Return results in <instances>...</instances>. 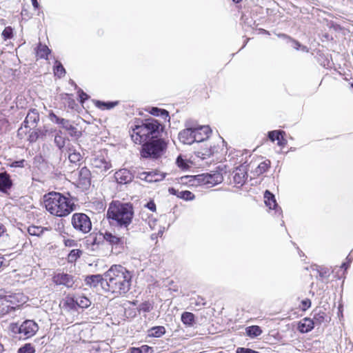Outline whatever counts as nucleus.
<instances>
[{
    "instance_id": "obj_1",
    "label": "nucleus",
    "mask_w": 353,
    "mask_h": 353,
    "mask_svg": "<svg viewBox=\"0 0 353 353\" xmlns=\"http://www.w3.org/2000/svg\"><path fill=\"white\" fill-rule=\"evenodd\" d=\"M131 283L130 272L121 265H112L105 273V290L112 294L121 295L127 293L130 289Z\"/></svg>"
},
{
    "instance_id": "obj_2",
    "label": "nucleus",
    "mask_w": 353,
    "mask_h": 353,
    "mask_svg": "<svg viewBox=\"0 0 353 353\" xmlns=\"http://www.w3.org/2000/svg\"><path fill=\"white\" fill-rule=\"evenodd\" d=\"M43 202L48 212L59 217L68 216L76 208V205L72 199L56 192L46 194L43 197Z\"/></svg>"
},
{
    "instance_id": "obj_3",
    "label": "nucleus",
    "mask_w": 353,
    "mask_h": 353,
    "mask_svg": "<svg viewBox=\"0 0 353 353\" xmlns=\"http://www.w3.org/2000/svg\"><path fill=\"white\" fill-rule=\"evenodd\" d=\"M133 208L130 203H123L119 201L110 203L107 217L112 225L127 228L133 218Z\"/></svg>"
},
{
    "instance_id": "obj_4",
    "label": "nucleus",
    "mask_w": 353,
    "mask_h": 353,
    "mask_svg": "<svg viewBox=\"0 0 353 353\" xmlns=\"http://www.w3.org/2000/svg\"><path fill=\"white\" fill-rule=\"evenodd\" d=\"M167 148V143L163 139H157L145 143L142 145L141 156L143 158L159 159Z\"/></svg>"
},
{
    "instance_id": "obj_5",
    "label": "nucleus",
    "mask_w": 353,
    "mask_h": 353,
    "mask_svg": "<svg viewBox=\"0 0 353 353\" xmlns=\"http://www.w3.org/2000/svg\"><path fill=\"white\" fill-rule=\"evenodd\" d=\"M138 126L140 130L139 132L142 133V136L146 137V141L148 142L150 139L157 138L161 125L157 120L150 119L145 120Z\"/></svg>"
},
{
    "instance_id": "obj_6",
    "label": "nucleus",
    "mask_w": 353,
    "mask_h": 353,
    "mask_svg": "<svg viewBox=\"0 0 353 353\" xmlns=\"http://www.w3.org/2000/svg\"><path fill=\"white\" fill-rule=\"evenodd\" d=\"M74 229L82 234L88 233L92 229L90 219L84 213H74L71 219Z\"/></svg>"
},
{
    "instance_id": "obj_7",
    "label": "nucleus",
    "mask_w": 353,
    "mask_h": 353,
    "mask_svg": "<svg viewBox=\"0 0 353 353\" xmlns=\"http://www.w3.org/2000/svg\"><path fill=\"white\" fill-rule=\"evenodd\" d=\"M23 298L20 294L14 295H8L0 298V316L8 313L10 311L15 310L19 306V297Z\"/></svg>"
},
{
    "instance_id": "obj_8",
    "label": "nucleus",
    "mask_w": 353,
    "mask_h": 353,
    "mask_svg": "<svg viewBox=\"0 0 353 353\" xmlns=\"http://www.w3.org/2000/svg\"><path fill=\"white\" fill-rule=\"evenodd\" d=\"M223 178H191L185 183L190 187H201L203 189H208L219 184L222 182Z\"/></svg>"
},
{
    "instance_id": "obj_9",
    "label": "nucleus",
    "mask_w": 353,
    "mask_h": 353,
    "mask_svg": "<svg viewBox=\"0 0 353 353\" xmlns=\"http://www.w3.org/2000/svg\"><path fill=\"white\" fill-rule=\"evenodd\" d=\"M38 325L32 320H26L21 324L19 339H27L34 336L38 331Z\"/></svg>"
},
{
    "instance_id": "obj_10",
    "label": "nucleus",
    "mask_w": 353,
    "mask_h": 353,
    "mask_svg": "<svg viewBox=\"0 0 353 353\" xmlns=\"http://www.w3.org/2000/svg\"><path fill=\"white\" fill-rule=\"evenodd\" d=\"M185 129L179 132V139L183 143L190 145L195 142L194 125L188 122L185 123Z\"/></svg>"
},
{
    "instance_id": "obj_11",
    "label": "nucleus",
    "mask_w": 353,
    "mask_h": 353,
    "mask_svg": "<svg viewBox=\"0 0 353 353\" xmlns=\"http://www.w3.org/2000/svg\"><path fill=\"white\" fill-rule=\"evenodd\" d=\"M52 281L57 285H64L68 288H72L74 283L72 275L66 273H57L52 277Z\"/></svg>"
},
{
    "instance_id": "obj_12",
    "label": "nucleus",
    "mask_w": 353,
    "mask_h": 353,
    "mask_svg": "<svg viewBox=\"0 0 353 353\" xmlns=\"http://www.w3.org/2000/svg\"><path fill=\"white\" fill-rule=\"evenodd\" d=\"M264 202L265 205L270 209L274 211V214L277 216L282 215V210L278 206L274 195L269 190H266L264 193Z\"/></svg>"
},
{
    "instance_id": "obj_13",
    "label": "nucleus",
    "mask_w": 353,
    "mask_h": 353,
    "mask_svg": "<svg viewBox=\"0 0 353 353\" xmlns=\"http://www.w3.org/2000/svg\"><path fill=\"white\" fill-rule=\"evenodd\" d=\"M194 137H195V142H201L205 141L208 138L209 134L210 133L209 127L206 125H194Z\"/></svg>"
},
{
    "instance_id": "obj_14",
    "label": "nucleus",
    "mask_w": 353,
    "mask_h": 353,
    "mask_svg": "<svg viewBox=\"0 0 353 353\" xmlns=\"http://www.w3.org/2000/svg\"><path fill=\"white\" fill-rule=\"evenodd\" d=\"M39 119V115L38 112L36 110H30L23 122V125L25 128H29L30 129H32L36 127L37 123Z\"/></svg>"
},
{
    "instance_id": "obj_15",
    "label": "nucleus",
    "mask_w": 353,
    "mask_h": 353,
    "mask_svg": "<svg viewBox=\"0 0 353 353\" xmlns=\"http://www.w3.org/2000/svg\"><path fill=\"white\" fill-rule=\"evenodd\" d=\"M213 174L205 173L196 175H185L184 176H223L228 174L227 165L223 163L219 164Z\"/></svg>"
},
{
    "instance_id": "obj_16",
    "label": "nucleus",
    "mask_w": 353,
    "mask_h": 353,
    "mask_svg": "<svg viewBox=\"0 0 353 353\" xmlns=\"http://www.w3.org/2000/svg\"><path fill=\"white\" fill-rule=\"evenodd\" d=\"M105 281V274L102 276L100 274H95L87 276L85 282L88 285L91 287H97L99 285L105 290V285L103 282Z\"/></svg>"
},
{
    "instance_id": "obj_17",
    "label": "nucleus",
    "mask_w": 353,
    "mask_h": 353,
    "mask_svg": "<svg viewBox=\"0 0 353 353\" xmlns=\"http://www.w3.org/2000/svg\"><path fill=\"white\" fill-rule=\"evenodd\" d=\"M168 192L170 194L175 195L178 198L182 199L185 201H192L194 199V195L190 191H179L174 188H169Z\"/></svg>"
},
{
    "instance_id": "obj_18",
    "label": "nucleus",
    "mask_w": 353,
    "mask_h": 353,
    "mask_svg": "<svg viewBox=\"0 0 353 353\" xmlns=\"http://www.w3.org/2000/svg\"><path fill=\"white\" fill-rule=\"evenodd\" d=\"M139 128L138 125H136L134 128H132V132H130L131 139L134 143L137 144H142L143 145L146 143V137L144 135L142 136V133L139 132Z\"/></svg>"
},
{
    "instance_id": "obj_19",
    "label": "nucleus",
    "mask_w": 353,
    "mask_h": 353,
    "mask_svg": "<svg viewBox=\"0 0 353 353\" xmlns=\"http://www.w3.org/2000/svg\"><path fill=\"white\" fill-rule=\"evenodd\" d=\"M283 131L274 130L268 133V137L272 141H278L277 144L281 147L285 145L287 141L283 138Z\"/></svg>"
},
{
    "instance_id": "obj_20",
    "label": "nucleus",
    "mask_w": 353,
    "mask_h": 353,
    "mask_svg": "<svg viewBox=\"0 0 353 353\" xmlns=\"http://www.w3.org/2000/svg\"><path fill=\"white\" fill-rule=\"evenodd\" d=\"M314 327V322L309 318H304L299 321L298 325V330L301 333H307L311 331Z\"/></svg>"
},
{
    "instance_id": "obj_21",
    "label": "nucleus",
    "mask_w": 353,
    "mask_h": 353,
    "mask_svg": "<svg viewBox=\"0 0 353 353\" xmlns=\"http://www.w3.org/2000/svg\"><path fill=\"white\" fill-rule=\"evenodd\" d=\"M75 179V181L73 183H75L77 185V187L81 190L82 191L88 190L90 185V178H74Z\"/></svg>"
},
{
    "instance_id": "obj_22",
    "label": "nucleus",
    "mask_w": 353,
    "mask_h": 353,
    "mask_svg": "<svg viewBox=\"0 0 353 353\" xmlns=\"http://www.w3.org/2000/svg\"><path fill=\"white\" fill-rule=\"evenodd\" d=\"M62 128L68 131L71 137H79L81 134V132L78 130L77 128L74 126L68 120L65 121Z\"/></svg>"
},
{
    "instance_id": "obj_23",
    "label": "nucleus",
    "mask_w": 353,
    "mask_h": 353,
    "mask_svg": "<svg viewBox=\"0 0 353 353\" xmlns=\"http://www.w3.org/2000/svg\"><path fill=\"white\" fill-rule=\"evenodd\" d=\"M176 164L177 167L183 171L189 170L192 165L191 161L183 159L181 155L176 158Z\"/></svg>"
},
{
    "instance_id": "obj_24",
    "label": "nucleus",
    "mask_w": 353,
    "mask_h": 353,
    "mask_svg": "<svg viewBox=\"0 0 353 353\" xmlns=\"http://www.w3.org/2000/svg\"><path fill=\"white\" fill-rule=\"evenodd\" d=\"M181 321L184 325L191 327L194 323V315L192 312H185L181 315Z\"/></svg>"
},
{
    "instance_id": "obj_25",
    "label": "nucleus",
    "mask_w": 353,
    "mask_h": 353,
    "mask_svg": "<svg viewBox=\"0 0 353 353\" xmlns=\"http://www.w3.org/2000/svg\"><path fill=\"white\" fill-rule=\"evenodd\" d=\"M165 333V328L163 326L153 327L148 330V336L152 337H161Z\"/></svg>"
},
{
    "instance_id": "obj_26",
    "label": "nucleus",
    "mask_w": 353,
    "mask_h": 353,
    "mask_svg": "<svg viewBox=\"0 0 353 353\" xmlns=\"http://www.w3.org/2000/svg\"><path fill=\"white\" fill-rule=\"evenodd\" d=\"M77 303H76L75 297H66L63 305V307L68 310H74L77 309Z\"/></svg>"
},
{
    "instance_id": "obj_27",
    "label": "nucleus",
    "mask_w": 353,
    "mask_h": 353,
    "mask_svg": "<svg viewBox=\"0 0 353 353\" xmlns=\"http://www.w3.org/2000/svg\"><path fill=\"white\" fill-rule=\"evenodd\" d=\"M103 238L112 245H119L121 242V239L120 237L113 235L112 233L108 232H105Z\"/></svg>"
},
{
    "instance_id": "obj_28",
    "label": "nucleus",
    "mask_w": 353,
    "mask_h": 353,
    "mask_svg": "<svg viewBox=\"0 0 353 353\" xmlns=\"http://www.w3.org/2000/svg\"><path fill=\"white\" fill-rule=\"evenodd\" d=\"M76 303H77V306L81 308H87L90 304L91 301L89 299L84 296H75Z\"/></svg>"
},
{
    "instance_id": "obj_29",
    "label": "nucleus",
    "mask_w": 353,
    "mask_h": 353,
    "mask_svg": "<svg viewBox=\"0 0 353 353\" xmlns=\"http://www.w3.org/2000/svg\"><path fill=\"white\" fill-rule=\"evenodd\" d=\"M12 183L10 178H0V191L3 193H7L8 190L10 189Z\"/></svg>"
},
{
    "instance_id": "obj_30",
    "label": "nucleus",
    "mask_w": 353,
    "mask_h": 353,
    "mask_svg": "<svg viewBox=\"0 0 353 353\" xmlns=\"http://www.w3.org/2000/svg\"><path fill=\"white\" fill-rule=\"evenodd\" d=\"M50 52V50L48 46L45 45L43 46L40 43L37 50V56L41 59H47V57Z\"/></svg>"
},
{
    "instance_id": "obj_31",
    "label": "nucleus",
    "mask_w": 353,
    "mask_h": 353,
    "mask_svg": "<svg viewBox=\"0 0 353 353\" xmlns=\"http://www.w3.org/2000/svg\"><path fill=\"white\" fill-rule=\"evenodd\" d=\"M246 333L247 335L250 337H256L262 333V330L260 327L257 325H252L246 328Z\"/></svg>"
},
{
    "instance_id": "obj_32",
    "label": "nucleus",
    "mask_w": 353,
    "mask_h": 353,
    "mask_svg": "<svg viewBox=\"0 0 353 353\" xmlns=\"http://www.w3.org/2000/svg\"><path fill=\"white\" fill-rule=\"evenodd\" d=\"M43 231L44 228L40 226L32 225L28 228V232L31 236H40Z\"/></svg>"
},
{
    "instance_id": "obj_33",
    "label": "nucleus",
    "mask_w": 353,
    "mask_h": 353,
    "mask_svg": "<svg viewBox=\"0 0 353 353\" xmlns=\"http://www.w3.org/2000/svg\"><path fill=\"white\" fill-rule=\"evenodd\" d=\"M269 167H270V161H265L261 162L256 168L255 174L256 175L262 174L268 170Z\"/></svg>"
},
{
    "instance_id": "obj_34",
    "label": "nucleus",
    "mask_w": 353,
    "mask_h": 353,
    "mask_svg": "<svg viewBox=\"0 0 353 353\" xmlns=\"http://www.w3.org/2000/svg\"><path fill=\"white\" fill-rule=\"evenodd\" d=\"M54 74L59 78L64 76L65 73V68H63L62 64L58 61H55V65L54 66Z\"/></svg>"
},
{
    "instance_id": "obj_35",
    "label": "nucleus",
    "mask_w": 353,
    "mask_h": 353,
    "mask_svg": "<svg viewBox=\"0 0 353 353\" xmlns=\"http://www.w3.org/2000/svg\"><path fill=\"white\" fill-rule=\"evenodd\" d=\"M325 316H326V315L324 312L319 311L317 312L315 311L314 317L312 319L314 322V325L315 324H321L323 322L325 321Z\"/></svg>"
},
{
    "instance_id": "obj_36",
    "label": "nucleus",
    "mask_w": 353,
    "mask_h": 353,
    "mask_svg": "<svg viewBox=\"0 0 353 353\" xmlns=\"http://www.w3.org/2000/svg\"><path fill=\"white\" fill-rule=\"evenodd\" d=\"M82 252L80 250H72L68 254V261L70 263L74 262L78 258L81 256Z\"/></svg>"
},
{
    "instance_id": "obj_37",
    "label": "nucleus",
    "mask_w": 353,
    "mask_h": 353,
    "mask_svg": "<svg viewBox=\"0 0 353 353\" xmlns=\"http://www.w3.org/2000/svg\"><path fill=\"white\" fill-rule=\"evenodd\" d=\"M94 165L96 168L102 169V170H104L105 172L110 168L109 163L101 159H95L94 161Z\"/></svg>"
},
{
    "instance_id": "obj_38",
    "label": "nucleus",
    "mask_w": 353,
    "mask_h": 353,
    "mask_svg": "<svg viewBox=\"0 0 353 353\" xmlns=\"http://www.w3.org/2000/svg\"><path fill=\"white\" fill-rule=\"evenodd\" d=\"M8 330L13 335L19 334V336H21V325L12 323L9 325Z\"/></svg>"
},
{
    "instance_id": "obj_39",
    "label": "nucleus",
    "mask_w": 353,
    "mask_h": 353,
    "mask_svg": "<svg viewBox=\"0 0 353 353\" xmlns=\"http://www.w3.org/2000/svg\"><path fill=\"white\" fill-rule=\"evenodd\" d=\"M230 183H233L234 187L241 188L245 183V178H228Z\"/></svg>"
},
{
    "instance_id": "obj_40",
    "label": "nucleus",
    "mask_w": 353,
    "mask_h": 353,
    "mask_svg": "<svg viewBox=\"0 0 353 353\" xmlns=\"http://www.w3.org/2000/svg\"><path fill=\"white\" fill-rule=\"evenodd\" d=\"M117 103H112V102H110V103H105V102H101V101H97V103H96V105L98 108L102 109V110H110L112 108H114L116 104Z\"/></svg>"
},
{
    "instance_id": "obj_41",
    "label": "nucleus",
    "mask_w": 353,
    "mask_h": 353,
    "mask_svg": "<svg viewBox=\"0 0 353 353\" xmlns=\"http://www.w3.org/2000/svg\"><path fill=\"white\" fill-rule=\"evenodd\" d=\"M34 347L30 343L24 345L18 350V353H34Z\"/></svg>"
},
{
    "instance_id": "obj_42",
    "label": "nucleus",
    "mask_w": 353,
    "mask_h": 353,
    "mask_svg": "<svg viewBox=\"0 0 353 353\" xmlns=\"http://www.w3.org/2000/svg\"><path fill=\"white\" fill-rule=\"evenodd\" d=\"M81 156L80 153L77 152H70L68 155V159L72 163H77L81 160Z\"/></svg>"
},
{
    "instance_id": "obj_43",
    "label": "nucleus",
    "mask_w": 353,
    "mask_h": 353,
    "mask_svg": "<svg viewBox=\"0 0 353 353\" xmlns=\"http://www.w3.org/2000/svg\"><path fill=\"white\" fill-rule=\"evenodd\" d=\"M54 143L59 149H61L65 145V140L62 137L56 135L54 138Z\"/></svg>"
},
{
    "instance_id": "obj_44",
    "label": "nucleus",
    "mask_w": 353,
    "mask_h": 353,
    "mask_svg": "<svg viewBox=\"0 0 353 353\" xmlns=\"http://www.w3.org/2000/svg\"><path fill=\"white\" fill-rule=\"evenodd\" d=\"M2 36L5 39L11 38L12 37V28L10 26L6 27L2 32Z\"/></svg>"
},
{
    "instance_id": "obj_45",
    "label": "nucleus",
    "mask_w": 353,
    "mask_h": 353,
    "mask_svg": "<svg viewBox=\"0 0 353 353\" xmlns=\"http://www.w3.org/2000/svg\"><path fill=\"white\" fill-rule=\"evenodd\" d=\"M311 306V301L309 299H305L301 302V308L302 310L305 311Z\"/></svg>"
},
{
    "instance_id": "obj_46",
    "label": "nucleus",
    "mask_w": 353,
    "mask_h": 353,
    "mask_svg": "<svg viewBox=\"0 0 353 353\" xmlns=\"http://www.w3.org/2000/svg\"><path fill=\"white\" fill-rule=\"evenodd\" d=\"M40 136V133L36 130L32 131L30 133L28 140L30 142L36 141Z\"/></svg>"
},
{
    "instance_id": "obj_47",
    "label": "nucleus",
    "mask_w": 353,
    "mask_h": 353,
    "mask_svg": "<svg viewBox=\"0 0 353 353\" xmlns=\"http://www.w3.org/2000/svg\"><path fill=\"white\" fill-rule=\"evenodd\" d=\"M236 353H258L257 352L250 348L238 347L236 351Z\"/></svg>"
},
{
    "instance_id": "obj_48",
    "label": "nucleus",
    "mask_w": 353,
    "mask_h": 353,
    "mask_svg": "<svg viewBox=\"0 0 353 353\" xmlns=\"http://www.w3.org/2000/svg\"><path fill=\"white\" fill-rule=\"evenodd\" d=\"M140 350V353H152V349L148 345H144L141 347H139Z\"/></svg>"
},
{
    "instance_id": "obj_49",
    "label": "nucleus",
    "mask_w": 353,
    "mask_h": 353,
    "mask_svg": "<svg viewBox=\"0 0 353 353\" xmlns=\"http://www.w3.org/2000/svg\"><path fill=\"white\" fill-rule=\"evenodd\" d=\"M145 206L152 212L156 211V204L153 201H149Z\"/></svg>"
},
{
    "instance_id": "obj_50",
    "label": "nucleus",
    "mask_w": 353,
    "mask_h": 353,
    "mask_svg": "<svg viewBox=\"0 0 353 353\" xmlns=\"http://www.w3.org/2000/svg\"><path fill=\"white\" fill-rule=\"evenodd\" d=\"M63 243L67 247H73L76 245V241L73 239H64Z\"/></svg>"
},
{
    "instance_id": "obj_51",
    "label": "nucleus",
    "mask_w": 353,
    "mask_h": 353,
    "mask_svg": "<svg viewBox=\"0 0 353 353\" xmlns=\"http://www.w3.org/2000/svg\"><path fill=\"white\" fill-rule=\"evenodd\" d=\"M159 114L160 115L159 117H161L162 118H163L165 119H166L168 118V119H170L168 112L165 110L160 109Z\"/></svg>"
},
{
    "instance_id": "obj_52",
    "label": "nucleus",
    "mask_w": 353,
    "mask_h": 353,
    "mask_svg": "<svg viewBox=\"0 0 353 353\" xmlns=\"http://www.w3.org/2000/svg\"><path fill=\"white\" fill-rule=\"evenodd\" d=\"M23 163H24V160L14 161L13 163H12L11 166L14 167V168H17V167L22 168V167H23Z\"/></svg>"
},
{
    "instance_id": "obj_53",
    "label": "nucleus",
    "mask_w": 353,
    "mask_h": 353,
    "mask_svg": "<svg viewBox=\"0 0 353 353\" xmlns=\"http://www.w3.org/2000/svg\"><path fill=\"white\" fill-rule=\"evenodd\" d=\"M157 225V220L154 219H149L148 220V225L152 230H154L155 228V226Z\"/></svg>"
},
{
    "instance_id": "obj_54",
    "label": "nucleus",
    "mask_w": 353,
    "mask_h": 353,
    "mask_svg": "<svg viewBox=\"0 0 353 353\" xmlns=\"http://www.w3.org/2000/svg\"><path fill=\"white\" fill-rule=\"evenodd\" d=\"M89 174V170L86 168H83L79 172V176H87Z\"/></svg>"
},
{
    "instance_id": "obj_55",
    "label": "nucleus",
    "mask_w": 353,
    "mask_h": 353,
    "mask_svg": "<svg viewBox=\"0 0 353 353\" xmlns=\"http://www.w3.org/2000/svg\"><path fill=\"white\" fill-rule=\"evenodd\" d=\"M160 112V109L158 108H152L151 110L150 111V113L152 115L159 117Z\"/></svg>"
},
{
    "instance_id": "obj_56",
    "label": "nucleus",
    "mask_w": 353,
    "mask_h": 353,
    "mask_svg": "<svg viewBox=\"0 0 353 353\" xmlns=\"http://www.w3.org/2000/svg\"><path fill=\"white\" fill-rule=\"evenodd\" d=\"M49 118H50V121H52V122H55V123H56V121L59 119V117L53 112H51L49 114Z\"/></svg>"
},
{
    "instance_id": "obj_57",
    "label": "nucleus",
    "mask_w": 353,
    "mask_h": 353,
    "mask_svg": "<svg viewBox=\"0 0 353 353\" xmlns=\"http://www.w3.org/2000/svg\"><path fill=\"white\" fill-rule=\"evenodd\" d=\"M67 119L59 118L56 121V123L59 124L61 127L64 125Z\"/></svg>"
},
{
    "instance_id": "obj_58",
    "label": "nucleus",
    "mask_w": 353,
    "mask_h": 353,
    "mask_svg": "<svg viewBox=\"0 0 353 353\" xmlns=\"http://www.w3.org/2000/svg\"><path fill=\"white\" fill-rule=\"evenodd\" d=\"M117 179V183H126L128 182H129V181H125L126 178H123V177H121V178H116Z\"/></svg>"
},
{
    "instance_id": "obj_59",
    "label": "nucleus",
    "mask_w": 353,
    "mask_h": 353,
    "mask_svg": "<svg viewBox=\"0 0 353 353\" xmlns=\"http://www.w3.org/2000/svg\"><path fill=\"white\" fill-rule=\"evenodd\" d=\"M130 353H140L139 347H132L130 349Z\"/></svg>"
},
{
    "instance_id": "obj_60",
    "label": "nucleus",
    "mask_w": 353,
    "mask_h": 353,
    "mask_svg": "<svg viewBox=\"0 0 353 353\" xmlns=\"http://www.w3.org/2000/svg\"><path fill=\"white\" fill-rule=\"evenodd\" d=\"M6 232L4 225L0 223V236Z\"/></svg>"
},
{
    "instance_id": "obj_61",
    "label": "nucleus",
    "mask_w": 353,
    "mask_h": 353,
    "mask_svg": "<svg viewBox=\"0 0 353 353\" xmlns=\"http://www.w3.org/2000/svg\"><path fill=\"white\" fill-rule=\"evenodd\" d=\"M142 310L145 312H149L150 311V305L148 304H144L142 306Z\"/></svg>"
},
{
    "instance_id": "obj_62",
    "label": "nucleus",
    "mask_w": 353,
    "mask_h": 353,
    "mask_svg": "<svg viewBox=\"0 0 353 353\" xmlns=\"http://www.w3.org/2000/svg\"><path fill=\"white\" fill-rule=\"evenodd\" d=\"M80 98H81V101H83V100L88 99V95L85 93H84L83 92H81V93L80 94Z\"/></svg>"
},
{
    "instance_id": "obj_63",
    "label": "nucleus",
    "mask_w": 353,
    "mask_h": 353,
    "mask_svg": "<svg viewBox=\"0 0 353 353\" xmlns=\"http://www.w3.org/2000/svg\"><path fill=\"white\" fill-rule=\"evenodd\" d=\"M32 1V6H34V8H39V3L37 2V0H31Z\"/></svg>"
},
{
    "instance_id": "obj_64",
    "label": "nucleus",
    "mask_w": 353,
    "mask_h": 353,
    "mask_svg": "<svg viewBox=\"0 0 353 353\" xmlns=\"http://www.w3.org/2000/svg\"><path fill=\"white\" fill-rule=\"evenodd\" d=\"M294 48H296V50H299V47H301V44L296 41H294Z\"/></svg>"
}]
</instances>
